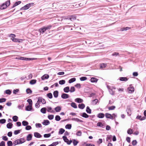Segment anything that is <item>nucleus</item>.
Instances as JSON below:
<instances>
[{
    "instance_id": "f257e3e1",
    "label": "nucleus",
    "mask_w": 146,
    "mask_h": 146,
    "mask_svg": "<svg viewBox=\"0 0 146 146\" xmlns=\"http://www.w3.org/2000/svg\"><path fill=\"white\" fill-rule=\"evenodd\" d=\"M25 141V139L24 138H20L17 139L14 141L13 143L15 145L17 144L23 143Z\"/></svg>"
},
{
    "instance_id": "f03ea898",
    "label": "nucleus",
    "mask_w": 146,
    "mask_h": 146,
    "mask_svg": "<svg viewBox=\"0 0 146 146\" xmlns=\"http://www.w3.org/2000/svg\"><path fill=\"white\" fill-rule=\"evenodd\" d=\"M10 1H7L5 3H3L1 6L0 8L1 9H4L6 8L7 7L10 5Z\"/></svg>"
},
{
    "instance_id": "7ed1b4c3",
    "label": "nucleus",
    "mask_w": 146,
    "mask_h": 146,
    "mask_svg": "<svg viewBox=\"0 0 146 146\" xmlns=\"http://www.w3.org/2000/svg\"><path fill=\"white\" fill-rule=\"evenodd\" d=\"M62 138L64 141L65 142H66L68 145L70 144L72 142V140H70L69 141L68 139L67 138V137L65 136H63Z\"/></svg>"
},
{
    "instance_id": "20e7f679",
    "label": "nucleus",
    "mask_w": 146,
    "mask_h": 146,
    "mask_svg": "<svg viewBox=\"0 0 146 146\" xmlns=\"http://www.w3.org/2000/svg\"><path fill=\"white\" fill-rule=\"evenodd\" d=\"M18 59L20 60H33L34 59V58H28L22 57H19Z\"/></svg>"
},
{
    "instance_id": "39448f33",
    "label": "nucleus",
    "mask_w": 146,
    "mask_h": 146,
    "mask_svg": "<svg viewBox=\"0 0 146 146\" xmlns=\"http://www.w3.org/2000/svg\"><path fill=\"white\" fill-rule=\"evenodd\" d=\"M105 116L107 118L110 119H113V116L110 114L108 113H106Z\"/></svg>"
},
{
    "instance_id": "423d86ee",
    "label": "nucleus",
    "mask_w": 146,
    "mask_h": 146,
    "mask_svg": "<svg viewBox=\"0 0 146 146\" xmlns=\"http://www.w3.org/2000/svg\"><path fill=\"white\" fill-rule=\"evenodd\" d=\"M61 97L64 99H67L69 97V95L63 93L61 95Z\"/></svg>"
},
{
    "instance_id": "0eeeda50",
    "label": "nucleus",
    "mask_w": 146,
    "mask_h": 146,
    "mask_svg": "<svg viewBox=\"0 0 146 146\" xmlns=\"http://www.w3.org/2000/svg\"><path fill=\"white\" fill-rule=\"evenodd\" d=\"M107 88L109 90V92L110 94L112 95H113L114 94V92L113 91L112 89L110 88V87L109 86H107Z\"/></svg>"
},
{
    "instance_id": "6e6552de",
    "label": "nucleus",
    "mask_w": 146,
    "mask_h": 146,
    "mask_svg": "<svg viewBox=\"0 0 146 146\" xmlns=\"http://www.w3.org/2000/svg\"><path fill=\"white\" fill-rule=\"evenodd\" d=\"M70 20L71 21H73L76 19V16L75 15H73L70 16Z\"/></svg>"
},
{
    "instance_id": "1a4fd4ad",
    "label": "nucleus",
    "mask_w": 146,
    "mask_h": 146,
    "mask_svg": "<svg viewBox=\"0 0 146 146\" xmlns=\"http://www.w3.org/2000/svg\"><path fill=\"white\" fill-rule=\"evenodd\" d=\"M129 93H131L134 91V88L133 87L131 86L127 88Z\"/></svg>"
},
{
    "instance_id": "9d476101",
    "label": "nucleus",
    "mask_w": 146,
    "mask_h": 146,
    "mask_svg": "<svg viewBox=\"0 0 146 146\" xmlns=\"http://www.w3.org/2000/svg\"><path fill=\"white\" fill-rule=\"evenodd\" d=\"M50 123V122L48 120H44L43 121L42 123V124L45 125H49Z\"/></svg>"
},
{
    "instance_id": "9b49d317",
    "label": "nucleus",
    "mask_w": 146,
    "mask_h": 146,
    "mask_svg": "<svg viewBox=\"0 0 146 146\" xmlns=\"http://www.w3.org/2000/svg\"><path fill=\"white\" fill-rule=\"evenodd\" d=\"M32 136L31 134H28L26 140L27 141H30L32 139Z\"/></svg>"
},
{
    "instance_id": "f8f14e48",
    "label": "nucleus",
    "mask_w": 146,
    "mask_h": 146,
    "mask_svg": "<svg viewBox=\"0 0 146 146\" xmlns=\"http://www.w3.org/2000/svg\"><path fill=\"white\" fill-rule=\"evenodd\" d=\"M29 8L28 4H27L25 5L24 6V7H21L20 9V10H25L28 9Z\"/></svg>"
},
{
    "instance_id": "ddd939ff",
    "label": "nucleus",
    "mask_w": 146,
    "mask_h": 146,
    "mask_svg": "<svg viewBox=\"0 0 146 146\" xmlns=\"http://www.w3.org/2000/svg\"><path fill=\"white\" fill-rule=\"evenodd\" d=\"M83 101L82 99L80 98H76L75 100V101L78 103H82L83 102Z\"/></svg>"
},
{
    "instance_id": "4468645a",
    "label": "nucleus",
    "mask_w": 146,
    "mask_h": 146,
    "mask_svg": "<svg viewBox=\"0 0 146 146\" xmlns=\"http://www.w3.org/2000/svg\"><path fill=\"white\" fill-rule=\"evenodd\" d=\"M141 115H137L136 117V119H139L141 121H142L145 120L146 119V117L143 116L141 117Z\"/></svg>"
},
{
    "instance_id": "2eb2a0df",
    "label": "nucleus",
    "mask_w": 146,
    "mask_h": 146,
    "mask_svg": "<svg viewBox=\"0 0 146 146\" xmlns=\"http://www.w3.org/2000/svg\"><path fill=\"white\" fill-rule=\"evenodd\" d=\"M127 115L129 116H130L131 115V111L130 108L129 107L127 108L126 110Z\"/></svg>"
},
{
    "instance_id": "dca6fc26",
    "label": "nucleus",
    "mask_w": 146,
    "mask_h": 146,
    "mask_svg": "<svg viewBox=\"0 0 146 146\" xmlns=\"http://www.w3.org/2000/svg\"><path fill=\"white\" fill-rule=\"evenodd\" d=\"M119 79L121 81H126L128 80V79L125 77H121L119 78Z\"/></svg>"
},
{
    "instance_id": "f3484780",
    "label": "nucleus",
    "mask_w": 146,
    "mask_h": 146,
    "mask_svg": "<svg viewBox=\"0 0 146 146\" xmlns=\"http://www.w3.org/2000/svg\"><path fill=\"white\" fill-rule=\"evenodd\" d=\"M34 135L35 137L36 138H40L42 137V135L38 132L34 133Z\"/></svg>"
},
{
    "instance_id": "a211bd4d",
    "label": "nucleus",
    "mask_w": 146,
    "mask_h": 146,
    "mask_svg": "<svg viewBox=\"0 0 146 146\" xmlns=\"http://www.w3.org/2000/svg\"><path fill=\"white\" fill-rule=\"evenodd\" d=\"M47 111L48 112L53 113L55 112V111L54 110H52V108L51 107H47Z\"/></svg>"
},
{
    "instance_id": "6ab92c4d",
    "label": "nucleus",
    "mask_w": 146,
    "mask_h": 146,
    "mask_svg": "<svg viewBox=\"0 0 146 146\" xmlns=\"http://www.w3.org/2000/svg\"><path fill=\"white\" fill-rule=\"evenodd\" d=\"M72 120L73 121H74L77 122H83V121L82 120L78 118H72Z\"/></svg>"
},
{
    "instance_id": "aec40b11",
    "label": "nucleus",
    "mask_w": 146,
    "mask_h": 146,
    "mask_svg": "<svg viewBox=\"0 0 146 146\" xmlns=\"http://www.w3.org/2000/svg\"><path fill=\"white\" fill-rule=\"evenodd\" d=\"M56 112H59L61 110V108L60 106H58L54 108Z\"/></svg>"
},
{
    "instance_id": "412c9836",
    "label": "nucleus",
    "mask_w": 146,
    "mask_h": 146,
    "mask_svg": "<svg viewBox=\"0 0 146 146\" xmlns=\"http://www.w3.org/2000/svg\"><path fill=\"white\" fill-rule=\"evenodd\" d=\"M32 109V106L29 105L27 106L26 107L25 110L27 111H30Z\"/></svg>"
},
{
    "instance_id": "4be33fe9",
    "label": "nucleus",
    "mask_w": 146,
    "mask_h": 146,
    "mask_svg": "<svg viewBox=\"0 0 146 146\" xmlns=\"http://www.w3.org/2000/svg\"><path fill=\"white\" fill-rule=\"evenodd\" d=\"M63 90L66 93H68L70 91V88L69 87L67 86L64 88Z\"/></svg>"
},
{
    "instance_id": "5701e85b",
    "label": "nucleus",
    "mask_w": 146,
    "mask_h": 146,
    "mask_svg": "<svg viewBox=\"0 0 146 146\" xmlns=\"http://www.w3.org/2000/svg\"><path fill=\"white\" fill-rule=\"evenodd\" d=\"M78 108L81 109H83L85 107V105L84 104H79L78 105Z\"/></svg>"
},
{
    "instance_id": "b1692460",
    "label": "nucleus",
    "mask_w": 146,
    "mask_h": 146,
    "mask_svg": "<svg viewBox=\"0 0 146 146\" xmlns=\"http://www.w3.org/2000/svg\"><path fill=\"white\" fill-rule=\"evenodd\" d=\"M104 116V114L103 113H100L97 115V117L99 118H103Z\"/></svg>"
},
{
    "instance_id": "393cba45",
    "label": "nucleus",
    "mask_w": 146,
    "mask_h": 146,
    "mask_svg": "<svg viewBox=\"0 0 146 146\" xmlns=\"http://www.w3.org/2000/svg\"><path fill=\"white\" fill-rule=\"evenodd\" d=\"M80 115L82 117L85 118H87L89 117V115L85 112L82 113Z\"/></svg>"
},
{
    "instance_id": "a878e982",
    "label": "nucleus",
    "mask_w": 146,
    "mask_h": 146,
    "mask_svg": "<svg viewBox=\"0 0 146 146\" xmlns=\"http://www.w3.org/2000/svg\"><path fill=\"white\" fill-rule=\"evenodd\" d=\"M112 136L111 135H108L106 138V141L108 142H110L112 138Z\"/></svg>"
},
{
    "instance_id": "bb28decb",
    "label": "nucleus",
    "mask_w": 146,
    "mask_h": 146,
    "mask_svg": "<svg viewBox=\"0 0 146 146\" xmlns=\"http://www.w3.org/2000/svg\"><path fill=\"white\" fill-rule=\"evenodd\" d=\"M39 31L40 33L42 34H43L46 31V30L45 29L44 27H43L39 29Z\"/></svg>"
},
{
    "instance_id": "cd10ccee",
    "label": "nucleus",
    "mask_w": 146,
    "mask_h": 146,
    "mask_svg": "<svg viewBox=\"0 0 146 146\" xmlns=\"http://www.w3.org/2000/svg\"><path fill=\"white\" fill-rule=\"evenodd\" d=\"M58 91H54L53 92V95L54 97L55 98H57L58 96Z\"/></svg>"
},
{
    "instance_id": "c85d7f7f",
    "label": "nucleus",
    "mask_w": 146,
    "mask_h": 146,
    "mask_svg": "<svg viewBox=\"0 0 146 146\" xmlns=\"http://www.w3.org/2000/svg\"><path fill=\"white\" fill-rule=\"evenodd\" d=\"M49 77V76L47 74H45L43 76L41 77V79L42 80H44L45 79H47Z\"/></svg>"
},
{
    "instance_id": "c756f323",
    "label": "nucleus",
    "mask_w": 146,
    "mask_h": 146,
    "mask_svg": "<svg viewBox=\"0 0 146 146\" xmlns=\"http://www.w3.org/2000/svg\"><path fill=\"white\" fill-rule=\"evenodd\" d=\"M98 80L96 78L94 77L92 78H91L90 81L92 82H97Z\"/></svg>"
},
{
    "instance_id": "7c9ffc66",
    "label": "nucleus",
    "mask_w": 146,
    "mask_h": 146,
    "mask_svg": "<svg viewBox=\"0 0 146 146\" xmlns=\"http://www.w3.org/2000/svg\"><path fill=\"white\" fill-rule=\"evenodd\" d=\"M13 124L11 123H8L7 125V127L8 129H11L12 127Z\"/></svg>"
},
{
    "instance_id": "2f4dec72",
    "label": "nucleus",
    "mask_w": 146,
    "mask_h": 146,
    "mask_svg": "<svg viewBox=\"0 0 146 146\" xmlns=\"http://www.w3.org/2000/svg\"><path fill=\"white\" fill-rule=\"evenodd\" d=\"M65 131L64 129L63 128H60L59 129L58 134H62L65 132Z\"/></svg>"
},
{
    "instance_id": "473e14b6",
    "label": "nucleus",
    "mask_w": 146,
    "mask_h": 146,
    "mask_svg": "<svg viewBox=\"0 0 146 146\" xmlns=\"http://www.w3.org/2000/svg\"><path fill=\"white\" fill-rule=\"evenodd\" d=\"M86 111L88 113L90 114L91 113V110L89 106H87V107Z\"/></svg>"
},
{
    "instance_id": "72a5a7b5",
    "label": "nucleus",
    "mask_w": 146,
    "mask_h": 146,
    "mask_svg": "<svg viewBox=\"0 0 146 146\" xmlns=\"http://www.w3.org/2000/svg\"><path fill=\"white\" fill-rule=\"evenodd\" d=\"M21 3V1H18L17 2H16L13 5V6L12 7V8H13L15 6L18 5H19Z\"/></svg>"
},
{
    "instance_id": "f704fd0d",
    "label": "nucleus",
    "mask_w": 146,
    "mask_h": 146,
    "mask_svg": "<svg viewBox=\"0 0 146 146\" xmlns=\"http://www.w3.org/2000/svg\"><path fill=\"white\" fill-rule=\"evenodd\" d=\"M71 106L72 107L74 108H77L76 104L74 102H72L71 104Z\"/></svg>"
},
{
    "instance_id": "c9c22d12",
    "label": "nucleus",
    "mask_w": 146,
    "mask_h": 146,
    "mask_svg": "<svg viewBox=\"0 0 146 146\" xmlns=\"http://www.w3.org/2000/svg\"><path fill=\"white\" fill-rule=\"evenodd\" d=\"M76 79L75 78H73L70 79L68 81V82L69 83H71L73 82L76 81Z\"/></svg>"
},
{
    "instance_id": "e433bc0d",
    "label": "nucleus",
    "mask_w": 146,
    "mask_h": 146,
    "mask_svg": "<svg viewBox=\"0 0 146 146\" xmlns=\"http://www.w3.org/2000/svg\"><path fill=\"white\" fill-rule=\"evenodd\" d=\"M107 66V64L104 63H102L100 64V68L101 69H103Z\"/></svg>"
},
{
    "instance_id": "4c0bfd02",
    "label": "nucleus",
    "mask_w": 146,
    "mask_h": 146,
    "mask_svg": "<svg viewBox=\"0 0 146 146\" xmlns=\"http://www.w3.org/2000/svg\"><path fill=\"white\" fill-rule=\"evenodd\" d=\"M36 80H31L30 82V84L32 85L35 84L36 83Z\"/></svg>"
},
{
    "instance_id": "58836bf2",
    "label": "nucleus",
    "mask_w": 146,
    "mask_h": 146,
    "mask_svg": "<svg viewBox=\"0 0 146 146\" xmlns=\"http://www.w3.org/2000/svg\"><path fill=\"white\" fill-rule=\"evenodd\" d=\"M46 108H43L40 110V111L43 113H46Z\"/></svg>"
},
{
    "instance_id": "ea45409f",
    "label": "nucleus",
    "mask_w": 146,
    "mask_h": 146,
    "mask_svg": "<svg viewBox=\"0 0 146 146\" xmlns=\"http://www.w3.org/2000/svg\"><path fill=\"white\" fill-rule=\"evenodd\" d=\"M59 142L57 141L53 143L52 144L49 145L48 146H56V145L58 144Z\"/></svg>"
},
{
    "instance_id": "a19ab883",
    "label": "nucleus",
    "mask_w": 146,
    "mask_h": 146,
    "mask_svg": "<svg viewBox=\"0 0 146 146\" xmlns=\"http://www.w3.org/2000/svg\"><path fill=\"white\" fill-rule=\"evenodd\" d=\"M12 119L14 121L16 122L18 121V117L17 116H14L13 117Z\"/></svg>"
},
{
    "instance_id": "79ce46f5",
    "label": "nucleus",
    "mask_w": 146,
    "mask_h": 146,
    "mask_svg": "<svg viewBox=\"0 0 146 146\" xmlns=\"http://www.w3.org/2000/svg\"><path fill=\"white\" fill-rule=\"evenodd\" d=\"M22 125L24 126H27L29 124L28 122L26 121H23L22 122Z\"/></svg>"
},
{
    "instance_id": "37998d69",
    "label": "nucleus",
    "mask_w": 146,
    "mask_h": 146,
    "mask_svg": "<svg viewBox=\"0 0 146 146\" xmlns=\"http://www.w3.org/2000/svg\"><path fill=\"white\" fill-rule=\"evenodd\" d=\"M72 127V125L71 124H68L66 125L65 126L66 128L68 129H70Z\"/></svg>"
},
{
    "instance_id": "c03bdc74",
    "label": "nucleus",
    "mask_w": 146,
    "mask_h": 146,
    "mask_svg": "<svg viewBox=\"0 0 146 146\" xmlns=\"http://www.w3.org/2000/svg\"><path fill=\"white\" fill-rule=\"evenodd\" d=\"M61 119L60 116L58 115H56L55 117V119L57 121H60Z\"/></svg>"
},
{
    "instance_id": "a18cd8bd",
    "label": "nucleus",
    "mask_w": 146,
    "mask_h": 146,
    "mask_svg": "<svg viewBox=\"0 0 146 146\" xmlns=\"http://www.w3.org/2000/svg\"><path fill=\"white\" fill-rule=\"evenodd\" d=\"M21 130H17L14 131V134L17 135L20 133Z\"/></svg>"
},
{
    "instance_id": "49530a36",
    "label": "nucleus",
    "mask_w": 146,
    "mask_h": 146,
    "mask_svg": "<svg viewBox=\"0 0 146 146\" xmlns=\"http://www.w3.org/2000/svg\"><path fill=\"white\" fill-rule=\"evenodd\" d=\"M27 102L29 103L30 105L32 106L33 102L32 100L30 99H28L27 100Z\"/></svg>"
},
{
    "instance_id": "de8ad7c7",
    "label": "nucleus",
    "mask_w": 146,
    "mask_h": 146,
    "mask_svg": "<svg viewBox=\"0 0 146 146\" xmlns=\"http://www.w3.org/2000/svg\"><path fill=\"white\" fill-rule=\"evenodd\" d=\"M47 96L50 99H51L52 98V95L51 93L47 94Z\"/></svg>"
},
{
    "instance_id": "09e8293b",
    "label": "nucleus",
    "mask_w": 146,
    "mask_h": 146,
    "mask_svg": "<svg viewBox=\"0 0 146 146\" xmlns=\"http://www.w3.org/2000/svg\"><path fill=\"white\" fill-rule=\"evenodd\" d=\"M59 84L60 85H63L65 83V81L64 80H62L59 81Z\"/></svg>"
},
{
    "instance_id": "8fccbe9b",
    "label": "nucleus",
    "mask_w": 146,
    "mask_h": 146,
    "mask_svg": "<svg viewBox=\"0 0 146 146\" xmlns=\"http://www.w3.org/2000/svg\"><path fill=\"white\" fill-rule=\"evenodd\" d=\"M26 91L27 94H31L32 92V91L29 88L27 89Z\"/></svg>"
},
{
    "instance_id": "3c124183",
    "label": "nucleus",
    "mask_w": 146,
    "mask_h": 146,
    "mask_svg": "<svg viewBox=\"0 0 146 146\" xmlns=\"http://www.w3.org/2000/svg\"><path fill=\"white\" fill-rule=\"evenodd\" d=\"M75 88L72 86L70 88V92H73L75 91Z\"/></svg>"
},
{
    "instance_id": "603ef678",
    "label": "nucleus",
    "mask_w": 146,
    "mask_h": 146,
    "mask_svg": "<svg viewBox=\"0 0 146 146\" xmlns=\"http://www.w3.org/2000/svg\"><path fill=\"white\" fill-rule=\"evenodd\" d=\"M6 94L8 95H10L11 93V91L10 90H7L5 91Z\"/></svg>"
},
{
    "instance_id": "864d4df0",
    "label": "nucleus",
    "mask_w": 146,
    "mask_h": 146,
    "mask_svg": "<svg viewBox=\"0 0 146 146\" xmlns=\"http://www.w3.org/2000/svg\"><path fill=\"white\" fill-rule=\"evenodd\" d=\"M51 136V133L45 134L44 135V137L45 138H48L50 137Z\"/></svg>"
},
{
    "instance_id": "5fc2aeb1",
    "label": "nucleus",
    "mask_w": 146,
    "mask_h": 146,
    "mask_svg": "<svg viewBox=\"0 0 146 146\" xmlns=\"http://www.w3.org/2000/svg\"><path fill=\"white\" fill-rule=\"evenodd\" d=\"M82 132L81 131H78L76 134L78 136H81L82 135Z\"/></svg>"
},
{
    "instance_id": "6e6d98bb",
    "label": "nucleus",
    "mask_w": 146,
    "mask_h": 146,
    "mask_svg": "<svg viewBox=\"0 0 146 146\" xmlns=\"http://www.w3.org/2000/svg\"><path fill=\"white\" fill-rule=\"evenodd\" d=\"M115 108V106H112L109 107L108 109L109 110H114Z\"/></svg>"
},
{
    "instance_id": "4d7b16f0",
    "label": "nucleus",
    "mask_w": 146,
    "mask_h": 146,
    "mask_svg": "<svg viewBox=\"0 0 146 146\" xmlns=\"http://www.w3.org/2000/svg\"><path fill=\"white\" fill-rule=\"evenodd\" d=\"M130 29V28L129 27H124L121 29V31H127Z\"/></svg>"
},
{
    "instance_id": "13d9d810",
    "label": "nucleus",
    "mask_w": 146,
    "mask_h": 146,
    "mask_svg": "<svg viewBox=\"0 0 146 146\" xmlns=\"http://www.w3.org/2000/svg\"><path fill=\"white\" fill-rule=\"evenodd\" d=\"M42 97H39L38 98V101H37L38 103L39 104H40L41 102H42Z\"/></svg>"
},
{
    "instance_id": "bf43d9fd",
    "label": "nucleus",
    "mask_w": 146,
    "mask_h": 146,
    "mask_svg": "<svg viewBox=\"0 0 146 146\" xmlns=\"http://www.w3.org/2000/svg\"><path fill=\"white\" fill-rule=\"evenodd\" d=\"M11 39H12V41L14 42H20V41H19V40H20L19 39H18L17 38H12V39L11 38Z\"/></svg>"
},
{
    "instance_id": "052dcab7",
    "label": "nucleus",
    "mask_w": 146,
    "mask_h": 146,
    "mask_svg": "<svg viewBox=\"0 0 146 146\" xmlns=\"http://www.w3.org/2000/svg\"><path fill=\"white\" fill-rule=\"evenodd\" d=\"M6 120L5 119H0V123L3 124L5 123Z\"/></svg>"
},
{
    "instance_id": "680f3d73",
    "label": "nucleus",
    "mask_w": 146,
    "mask_h": 146,
    "mask_svg": "<svg viewBox=\"0 0 146 146\" xmlns=\"http://www.w3.org/2000/svg\"><path fill=\"white\" fill-rule=\"evenodd\" d=\"M97 125L98 126L102 128H104L103 125L101 122H99L98 123H97Z\"/></svg>"
},
{
    "instance_id": "e2e57ef3",
    "label": "nucleus",
    "mask_w": 146,
    "mask_h": 146,
    "mask_svg": "<svg viewBox=\"0 0 146 146\" xmlns=\"http://www.w3.org/2000/svg\"><path fill=\"white\" fill-rule=\"evenodd\" d=\"M48 117L49 119L50 120H52L53 119L54 116L53 115H48Z\"/></svg>"
},
{
    "instance_id": "0e129e2a",
    "label": "nucleus",
    "mask_w": 146,
    "mask_h": 146,
    "mask_svg": "<svg viewBox=\"0 0 146 146\" xmlns=\"http://www.w3.org/2000/svg\"><path fill=\"white\" fill-rule=\"evenodd\" d=\"M87 78L86 77H82L80 78V80L81 81L86 80L87 79Z\"/></svg>"
},
{
    "instance_id": "69168bd1",
    "label": "nucleus",
    "mask_w": 146,
    "mask_h": 146,
    "mask_svg": "<svg viewBox=\"0 0 146 146\" xmlns=\"http://www.w3.org/2000/svg\"><path fill=\"white\" fill-rule=\"evenodd\" d=\"M127 133L129 134H132V130L131 129H129L127 131Z\"/></svg>"
},
{
    "instance_id": "338daca9",
    "label": "nucleus",
    "mask_w": 146,
    "mask_h": 146,
    "mask_svg": "<svg viewBox=\"0 0 146 146\" xmlns=\"http://www.w3.org/2000/svg\"><path fill=\"white\" fill-rule=\"evenodd\" d=\"M7 144L8 146H12L13 145L12 142L10 141H8L7 142Z\"/></svg>"
},
{
    "instance_id": "774afa93",
    "label": "nucleus",
    "mask_w": 146,
    "mask_h": 146,
    "mask_svg": "<svg viewBox=\"0 0 146 146\" xmlns=\"http://www.w3.org/2000/svg\"><path fill=\"white\" fill-rule=\"evenodd\" d=\"M98 100L97 99H95L94 100H92L93 103L94 105L96 104H97V102H98Z\"/></svg>"
}]
</instances>
